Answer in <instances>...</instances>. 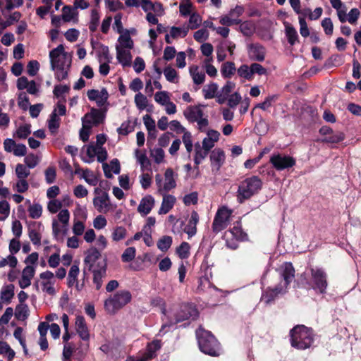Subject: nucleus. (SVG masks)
Here are the masks:
<instances>
[{"instance_id": "2", "label": "nucleus", "mask_w": 361, "mask_h": 361, "mask_svg": "<svg viewBox=\"0 0 361 361\" xmlns=\"http://www.w3.org/2000/svg\"><path fill=\"white\" fill-rule=\"evenodd\" d=\"M49 59L51 69L55 72L56 78L62 80L68 77V71L71 66V56L66 52L63 44H59L56 48L49 52Z\"/></svg>"}, {"instance_id": "47", "label": "nucleus", "mask_w": 361, "mask_h": 361, "mask_svg": "<svg viewBox=\"0 0 361 361\" xmlns=\"http://www.w3.org/2000/svg\"><path fill=\"white\" fill-rule=\"evenodd\" d=\"M172 243V238L170 236L165 235L159 240L157 247L161 251H166Z\"/></svg>"}, {"instance_id": "33", "label": "nucleus", "mask_w": 361, "mask_h": 361, "mask_svg": "<svg viewBox=\"0 0 361 361\" xmlns=\"http://www.w3.org/2000/svg\"><path fill=\"white\" fill-rule=\"evenodd\" d=\"M175 202V198L173 196H164L161 203V206L159 210V214H166L173 207Z\"/></svg>"}, {"instance_id": "16", "label": "nucleus", "mask_w": 361, "mask_h": 361, "mask_svg": "<svg viewBox=\"0 0 361 361\" xmlns=\"http://www.w3.org/2000/svg\"><path fill=\"white\" fill-rule=\"evenodd\" d=\"M92 47L96 50L97 57L99 62H111L112 57L109 54V47L99 42L91 41Z\"/></svg>"}, {"instance_id": "14", "label": "nucleus", "mask_w": 361, "mask_h": 361, "mask_svg": "<svg viewBox=\"0 0 361 361\" xmlns=\"http://www.w3.org/2000/svg\"><path fill=\"white\" fill-rule=\"evenodd\" d=\"M195 155L194 158L195 164L197 167L190 173L189 176L192 178H196L200 175V171L197 166L202 162V161L208 155L209 150H206L203 147L200 145L199 142L195 144Z\"/></svg>"}, {"instance_id": "20", "label": "nucleus", "mask_w": 361, "mask_h": 361, "mask_svg": "<svg viewBox=\"0 0 361 361\" xmlns=\"http://www.w3.org/2000/svg\"><path fill=\"white\" fill-rule=\"evenodd\" d=\"M116 59L123 67H130L132 66V54L130 50L122 49L121 48L116 49Z\"/></svg>"}, {"instance_id": "13", "label": "nucleus", "mask_w": 361, "mask_h": 361, "mask_svg": "<svg viewBox=\"0 0 361 361\" xmlns=\"http://www.w3.org/2000/svg\"><path fill=\"white\" fill-rule=\"evenodd\" d=\"M199 220V214L195 210H192L190 214L185 217L183 231L188 234L189 238L196 234L197 224Z\"/></svg>"}, {"instance_id": "3", "label": "nucleus", "mask_w": 361, "mask_h": 361, "mask_svg": "<svg viewBox=\"0 0 361 361\" xmlns=\"http://www.w3.org/2000/svg\"><path fill=\"white\" fill-rule=\"evenodd\" d=\"M196 337L200 350L202 353L214 357L220 355L221 352V345L210 331L200 327L196 331Z\"/></svg>"}, {"instance_id": "25", "label": "nucleus", "mask_w": 361, "mask_h": 361, "mask_svg": "<svg viewBox=\"0 0 361 361\" xmlns=\"http://www.w3.org/2000/svg\"><path fill=\"white\" fill-rule=\"evenodd\" d=\"M102 167L104 175L108 178H112V173L118 174L121 170L120 164L117 159L111 160L109 164L104 163Z\"/></svg>"}, {"instance_id": "62", "label": "nucleus", "mask_w": 361, "mask_h": 361, "mask_svg": "<svg viewBox=\"0 0 361 361\" xmlns=\"http://www.w3.org/2000/svg\"><path fill=\"white\" fill-rule=\"evenodd\" d=\"M241 99V96L237 92L228 94V105L231 108L235 107L240 102Z\"/></svg>"}, {"instance_id": "4", "label": "nucleus", "mask_w": 361, "mask_h": 361, "mask_svg": "<svg viewBox=\"0 0 361 361\" xmlns=\"http://www.w3.org/2000/svg\"><path fill=\"white\" fill-rule=\"evenodd\" d=\"M291 345L298 350H305L311 347L314 335L311 329L304 325H298L290 332Z\"/></svg>"}, {"instance_id": "32", "label": "nucleus", "mask_w": 361, "mask_h": 361, "mask_svg": "<svg viewBox=\"0 0 361 361\" xmlns=\"http://www.w3.org/2000/svg\"><path fill=\"white\" fill-rule=\"evenodd\" d=\"M285 32L288 42L290 45H294L298 39V35L296 30L289 23H285Z\"/></svg>"}, {"instance_id": "30", "label": "nucleus", "mask_w": 361, "mask_h": 361, "mask_svg": "<svg viewBox=\"0 0 361 361\" xmlns=\"http://www.w3.org/2000/svg\"><path fill=\"white\" fill-rule=\"evenodd\" d=\"M79 272L80 269L78 265L73 264L68 274L67 284L68 287L75 286L78 288V276Z\"/></svg>"}, {"instance_id": "50", "label": "nucleus", "mask_w": 361, "mask_h": 361, "mask_svg": "<svg viewBox=\"0 0 361 361\" xmlns=\"http://www.w3.org/2000/svg\"><path fill=\"white\" fill-rule=\"evenodd\" d=\"M100 257L99 252L96 249L89 250L87 256L85 258V262L89 264L91 266L96 262L97 259Z\"/></svg>"}, {"instance_id": "40", "label": "nucleus", "mask_w": 361, "mask_h": 361, "mask_svg": "<svg viewBox=\"0 0 361 361\" xmlns=\"http://www.w3.org/2000/svg\"><path fill=\"white\" fill-rule=\"evenodd\" d=\"M14 295V286L12 284L6 286L1 292V299L9 302Z\"/></svg>"}, {"instance_id": "11", "label": "nucleus", "mask_w": 361, "mask_h": 361, "mask_svg": "<svg viewBox=\"0 0 361 361\" xmlns=\"http://www.w3.org/2000/svg\"><path fill=\"white\" fill-rule=\"evenodd\" d=\"M161 347V341L159 340H154L147 345L145 352L132 358L131 361H149L156 356L157 352Z\"/></svg>"}, {"instance_id": "63", "label": "nucleus", "mask_w": 361, "mask_h": 361, "mask_svg": "<svg viewBox=\"0 0 361 361\" xmlns=\"http://www.w3.org/2000/svg\"><path fill=\"white\" fill-rule=\"evenodd\" d=\"M240 30L241 32L245 36H250L254 32V26L249 22H245L240 24Z\"/></svg>"}, {"instance_id": "38", "label": "nucleus", "mask_w": 361, "mask_h": 361, "mask_svg": "<svg viewBox=\"0 0 361 361\" xmlns=\"http://www.w3.org/2000/svg\"><path fill=\"white\" fill-rule=\"evenodd\" d=\"M89 118H94V125L97 126L103 122L104 113L100 110L92 109L90 113L86 114V120Z\"/></svg>"}, {"instance_id": "57", "label": "nucleus", "mask_w": 361, "mask_h": 361, "mask_svg": "<svg viewBox=\"0 0 361 361\" xmlns=\"http://www.w3.org/2000/svg\"><path fill=\"white\" fill-rule=\"evenodd\" d=\"M28 235L30 240L34 245H39L41 243V235L35 228H30Z\"/></svg>"}, {"instance_id": "53", "label": "nucleus", "mask_w": 361, "mask_h": 361, "mask_svg": "<svg viewBox=\"0 0 361 361\" xmlns=\"http://www.w3.org/2000/svg\"><path fill=\"white\" fill-rule=\"evenodd\" d=\"M214 288V286H212L211 281L209 279V277L207 276H201L199 279V285L197 287V289L199 290L204 291L208 288Z\"/></svg>"}, {"instance_id": "55", "label": "nucleus", "mask_w": 361, "mask_h": 361, "mask_svg": "<svg viewBox=\"0 0 361 361\" xmlns=\"http://www.w3.org/2000/svg\"><path fill=\"white\" fill-rule=\"evenodd\" d=\"M10 207L8 202L4 200L0 202V220H5L9 215Z\"/></svg>"}, {"instance_id": "37", "label": "nucleus", "mask_w": 361, "mask_h": 361, "mask_svg": "<svg viewBox=\"0 0 361 361\" xmlns=\"http://www.w3.org/2000/svg\"><path fill=\"white\" fill-rule=\"evenodd\" d=\"M106 276V269H100L99 270L94 271L93 273V283L96 286V288L99 290L103 283V279Z\"/></svg>"}, {"instance_id": "12", "label": "nucleus", "mask_w": 361, "mask_h": 361, "mask_svg": "<svg viewBox=\"0 0 361 361\" xmlns=\"http://www.w3.org/2000/svg\"><path fill=\"white\" fill-rule=\"evenodd\" d=\"M270 163L276 170L282 171L293 166L295 164V161L290 156L278 154L271 157Z\"/></svg>"}, {"instance_id": "61", "label": "nucleus", "mask_w": 361, "mask_h": 361, "mask_svg": "<svg viewBox=\"0 0 361 361\" xmlns=\"http://www.w3.org/2000/svg\"><path fill=\"white\" fill-rule=\"evenodd\" d=\"M194 39L198 42H202L207 40L209 37V32L207 29L202 28L198 30L194 33Z\"/></svg>"}, {"instance_id": "48", "label": "nucleus", "mask_w": 361, "mask_h": 361, "mask_svg": "<svg viewBox=\"0 0 361 361\" xmlns=\"http://www.w3.org/2000/svg\"><path fill=\"white\" fill-rule=\"evenodd\" d=\"M17 258L15 256L10 255L7 257L2 258L0 260V268L4 267L7 265L11 268H15L17 265Z\"/></svg>"}, {"instance_id": "36", "label": "nucleus", "mask_w": 361, "mask_h": 361, "mask_svg": "<svg viewBox=\"0 0 361 361\" xmlns=\"http://www.w3.org/2000/svg\"><path fill=\"white\" fill-rule=\"evenodd\" d=\"M31 133V126L30 124H23L20 126L13 133L14 137L19 139H25Z\"/></svg>"}, {"instance_id": "44", "label": "nucleus", "mask_w": 361, "mask_h": 361, "mask_svg": "<svg viewBox=\"0 0 361 361\" xmlns=\"http://www.w3.org/2000/svg\"><path fill=\"white\" fill-rule=\"evenodd\" d=\"M29 315L28 307L25 305H18L16 309V317L18 319L25 320Z\"/></svg>"}, {"instance_id": "24", "label": "nucleus", "mask_w": 361, "mask_h": 361, "mask_svg": "<svg viewBox=\"0 0 361 361\" xmlns=\"http://www.w3.org/2000/svg\"><path fill=\"white\" fill-rule=\"evenodd\" d=\"M17 87L19 90H38L41 85L35 80H29L26 77L22 76L18 79Z\"/></svg>"}, {"instance_id": "18", "label": "nucleus", "mask_w": 361, "mask_h": 361, "mask_svg": "<svg viewBox=\"0 0 361 361\" xmlns=\"http://www.w3.org/2000/svg\"><path fill=\"white\" fill-rule=\"evenodd\" d=\"M75 326V330L81 339L83 341H88L90 338V334L85 318L82 316L78 315L76 317Z\"/></svg>"}, {"instance_id": "21", "label": "nucleus", "mask_w": 361, "mask_h": 361, "mask_svg": "<svg viewBox=\"0 0 361 361\" xmlns=\"http://www.w3.org/2000/svg\"><path fill=\"white\" fill-rule=\"evenodd\" d=\"M154 204V199L151 195H147L141 200L137 211L142 216H146L151 212Z\"/></svg>"}, {"instance_id": "52", "label": "nucleus", "mask_w": 361, "mask_h": 361, "mask_svg": "<svg viewBox=\"0 0 361 361\" xmlns=\"http://www.w3.org/2000/svg\"><path fill=\"white\" fill-rule=\"evenodd\" d=\"M29 215L32 219H38L41 216L42 212V207L39 204H34L31 205L29 209Z\"/></svg>"}, {"instance_id": "6", "label": "nucleus", "mask_w": 361, "mask_h": 361, "mask_svg": "<svg viewBox=\"0 0 361 361\" xmlns=\"http://www.w3.org/2000/svg\"><path fill=\"white\" fill-rule=\"evenodd\" d=\"M262 188V180L256 176H251L243 180L237 191V200L240 203L249 200L257 194Z\"/></svg>"}, {"instance_id": "10", "label": "nucleus", "mask_w": 361, "mask_h": 361, "mask_svg": "<svg viewBox=\"0 0 361 361\" xmlns=\"http://www.w3.org/2000/svg\"><path fill=\"white\" fill-rule=\"evenodd\" d=\"M231 215V211L226 207L218 209L212 223L213 232L218 233L225 229L228 226Z\"/></svg>"}, {"instance_id": "28", "label": "nucleus", "mask_w": 361, "mask_h": 361, "mask_svg": "<svg viewBox=\"0 0 361 361\" xmlns=\"http://www.w3.org/2000/svg\"><path fill=\"white\" fill-rule=\"evenodd\" d=\"M89 99L94 101L98 106H103L107 102L108 92H87Z\"/></svg>"}, {"instance_id": "5", "label": "nucleus", "mask_w": 361, "mask_h": 361, "mask_svg": "<svg viewBox=\"0 0 361 361\" xmlns=\"http://www.w3.org/2000/svg\"><path fill=\"white\" fill-rule=\"evenodd\" d=\"M310 279H307L305 274L301 276V282L307 288H312L319 293H325L328 286L326 273L321 268L310 269Z\"/></svg>"}, {"instance_id": "60", "label": "nucleus", "mask_w": 361, "mask_h": 361, "mask_svg": "<svg viewBox=\"0 0 361 361\" xmlns=\"http://www.w3.org/2000/svg\"><path fill=\"white\" fill-rule=\"evenodd\" d=\"M183 200L184 204L187 206L195 204L198 200V193L197 192H192L190 194H187L184 196Z\"/></svg>"}, {"instance_id": "56", "label": "nucleus", "mask_w": 361, "mask_h": 361, "mask_svg": "<svg viewBox=\"0 0 361 361\" xmlns=\"http://www.w3.org/2000/svg\"><path fill=\"white\" fill-rule=\"evenodd\" d=\"M237 72L239 76L245 79L250 80L252 78L250 66L244 64L240 66Z\"/></svg>"}, {"instance_id": "54", "label": "nucleus", "mask_w": 361, "mask_h": 361, "mask_svg": "<svg viewBox=\"0 0 361 361\" xmlns=\"http://www.w3.org/2000/svg\"><path fill=\"white\" fill-rule=\"evenodd\" d=\"M16 173L18 178H26L30 173L29 169L21 164H18L16 167Z\"/></svg>"}, {"instance_id": "23", "label": "nucleus", "mask_w": 361, "mask_h": 361, "mask_svg": "<svg viewBox=\"0 0 361 361\" xmlns=\"http://www.w3.org/2000/svg\"><path fill=\"white\" fill-rule=\"evenodd\" d=\"M220 133L214 130L207 131V137L203 139L202 146L206 150H211L215 143L219 140Z\"/></svg>"}, {"instance_id": "1", "label": "nucleus", "mask_w": 361, "mask_h": 361, "mask_svg": "<svg viewBox=\"0 0 361 361\" xmlns=\"http://www.w3.org/2000/svg\"><path fill=\"white\" fill-rule=\"evenodd\" d=\"M279 274L283 281L274 288H267L262 295L261 300L267 305L274 302L279 295H283L286 293L288 286L295 276L293 264L290 262H285L279 269Z\"/></svg>"}, {"instance_id": "17", "label": "nucleus", "mask_w": 361, "mask_h": 361, "mask_svg": "<svg viewBox=\"0 0 361 361\" xmlns=\"http://www.w3.org/2000/svg\"><path fill=\"white\" fill-rule=\"evenodd\" d=\"M93 204L100 213L109 212L111 207L109 195L106 192H104L102 195L95 197L93 199Z\"/></svg>"}, {"instance_id": "15", "label": "nucleus", "mask_w": 361, "mask_h": 361, "mask_svg": "<svg viewBox=\"0 0 361 361\" xmlns=\"http://www.w3.org/2000/svg\"><path fill=\"white\" fill-rule=\"evenodd\" d=\"M249 58L253 61H263L265 59L266 49L259 43H252L247 45Z\"/></svg>"}, {"instance_id": "39", "label": "nucleus", "mask_w": 361, "mask_h": 361, "mask_svg": "<svg viewBox=\"0 0 361 361\" xmlns=\"http://www.w3.org/2000/svg\"><path fill=\"white\" fill-rule=\"evenodd\" d=\"M221 74L225 78H229L235 72V66L233 62H226L222 64L221 68Z\"/></svg>"}, {"instance_id": "22", "label": "nucleus", "mask_w": 361, "mask_h": 361, "mask_svg": "<svg viewBox=\"0 0 361 361\" xmlns=\"http://www.w3.org/2000/svg\"><path fill=\"white\" fill-rule=\"evenodd\" d=\"M210 160L213 169L218 171L225 161V154L221 149H214L210 154Z\"/></svg>"}, {"instance_id": "31", "label": "nucleus", "mask_w": 361, "mask_h": 361, "mask_svg": "<svg viewBox=\"0 0 361 361\" xmlns=\"http://www.w3.org/2000/svg\"><path fill=\"white\" fill-rule=\"evenodd\" d=\"M62 19L64 22L78 21V13L69 6L63 8Z\"/></svg>"}, {"instance_id": "49", "label": "nucleus", "mask_w": 361, "mask_h": 361, "mask_svg": "<svg viewBox=\"0 0 361 361\" xmlns=\"http://www.w3.org/2000/svg\"><path fill=\"white\" fill-rule=\"evenodd\" d=\"M139 6H141L142 8L145 12H150L151 11H156V8L159 7L161 8V4H153L149 0H140Z\"/></svg>"}, {"instance_id": "35", "label": "nucleus", "mask_w": 361, "mask_h": 361, "mask_svg": "<svg viewBox=\"0 0 361 361\" xmlns=\"http://www.w3.org/2000/svg\"><path fill=\"white\" fill-rule=\"evenodd\" d=\"M127 230L122 226H117L114 228L111 233V238L113 241L118 242L126 237Z\"/></svg>"}, {"instance_id": "27", "label": "nucleus", "mask_w": 361, "mask_h": 361, "mask_svg": "<svg viewBox=\"0 0 361 361\" xmlns=\"http://www.w3.org/2000/svg\"><path fill=\"white\" fill-rule=\"evenodd\" d=\"M202 23V17L197 13H192L186 28H182V37L186 35L189 29H197Z\"/></svg>"}, {"instance_id": "58", "label": "nucleus", "mask_w": 361, "mask_h": 361, "mask_svg": "<svg viewBox=\"0 0 361 361\" xmlns=\"http://www.w3.org/2000/svg\"><path fill=\"white\" fill-rule=\"evenodd\" d=\"M58 219L60 222H61L63 225V228L65 230H67V226L68 224L69 219H70V213L68 209H62L58 214Z\"/></svg>"}, {"instance_id": "19", "label": "nucleus", "mask_w": 361, "mask_h": 361, "mask_svg": "<svg viewBox=\"0 0 361 361\" xmlns=\"http://www.w3.org/2000/svg\"><path fill=\"white\" fill-rule=\"evenodd\" d=\"M35 273V269L32 266L27 265L23 269L21 279L19 281V286L21 288L25 289L30 286Z\"/></svg>"}, {"instance_id": "8", "label": "nucleus", "mask_w": 361, "mask_h": 361, "mask_svg": "<svg viewBox=\"0 0 361 361\" xmlns=\"http://www.w3.org/2000/svg\"><path fill=\"white\" fill-rule=\"evenodd\" d=\"M184 116L190 122H197V128L201 131L206 130L209 121L204 116L202 110L197 106H190L184 111Z\"/></svg>"}, {"instance_id": "46", "label": "nucleus", "mask_w": 361, "mask_h": 361, "mask_svg": "<svg viewBox=\"0 0 361 361\" xmlns=\"http://www.w3.org/2000/svg\"><path fill=\"white\" fill-rule=\"evenodd\" d=\"M185 128L182 127V141L185 145L186 150L188 153H190L192 150V143L191 140V134L189 132L185 131Z\"/></svg>"}, {"instance_id": "64", "label": "nucleus", "mask_w": 361, "mask_h": 361, "mask_svg": "<svg viewBox=\"0 0 361 361\" xmlns=\"http://www.w3.org/2000/svg\"><path fill=\"white\" fill-rule=\"evenodd\" d=\"M39 68V63L38 61L33 60L30 61L27 66V72L29 75L35 76Z\"/></svg>"}, {"instance_id": "51", "label": "nucleus", "mask_w": 361, "mask_h": 361, "mask_svg": "<svg viewBox=\"0 0 361 361\" xmlns=\"http://www.w3.org/2000/svg\"><path fill=\"white\" fill-rule=\"evenodd\" d=\"M135 248L133 247L126 248L121 255L122 261L124 262L132 261L135 257Z\"/></svg>"}, {"instance_id": "45", "label": "nucleus", "mask_w": 361, "mask_h": 361, "mask_svg": "<svg viewBox=\"0 0 361 361\" xmlns=\"http://www.w3.org/2000/svg\"><path fill=\"white\" fill-rule=\"evenodd\" d=\"M135 102L136 104L137 107L140 110H143L147 108L148 101L147 97L139 92L135 97Z\"/></svg>"}, {"instance_id": "26", "label": "nucleus", "mask_w": 361, "mask_h": 361, "mask_svg": "<svg viewBox=\"0 0 361 361\" xmlns=\"http://www.w3.org/2000/svg\"><path fill=\"white\" fill-rule=\"evenodd\" d=\"M133 41L128 31L121 33L118 39V43L116 45V49L121 48L122 49L131 50L133 48Z\"/></svg>"}, {"instance_id": "41", "label": "nucleus", "mask_w": 361, "mask_h": 361, "mask_svg": "<svg viewBox=\"0 0 361 361\" xmlns=\"http://www.w3.org/2000/svg\"><path fill=\"white\" fill-rule=\"evenodd\" d=\"M345 138V135L342 132H334L329 136L325 137L322 139V142H329V143H338L343 141Z\"/></svg>"}, {"instance_id": "42", "label": "nucleus", "mask_w": 361, "mask_h": 361, "mask_svg": "<svg viewBox=\"0 0 361 361\" xmlns=\"http://www.w3.org/2000/svg\"><path fill=\"white\" fill-rule=\"evenodd\" d=\"M277 99H278V94H274L269 95L265 99V100L263 102L259 103L257 105H256V107L260 108L263 110H267L268 108H269L272 105V104L276 102Z\"/></svg>"}, {"instance_id": "43", "label": "nucleus", "mask_w": 361, "mask_h": 361, "mask_svg": "<svg viewBox=\"0 0 361 361\" xmlns=\"http://www.w3.org/2000/svg\"><path fill=\"white\" fill-rule=\"evenodd\" d=\"M99 14L96 9H93L91 11V20L89 25V29L92 32H94L98 27L99 23Z\"/></svg>"}, {"instance_id": "9", "label": "nucleus", "mask_w": 361, "mask_h": 361, "mask_svg": "<svg viewBox=\"0 0 361 361\" xmlns=\"http://www.w3.org/2000/svg\"><path fill=\"white\" fill-rule=\"evenodd\" d=\"M66 113V106L61 102H59L48 120V128L52 135L56 133L60 126L61 118L59 116H63Z\"/></svg>"}, {"instance_id": "59", "label": "nucleus", "mask_w": 361, "mask_h": 361, "mask_svg": "<svg viewBox=\"0 0 361 361\" xmlns=\"http://www.w3.org/2000/svg\"><path fill=\"white\" fill-rule=\"evenodd\" d=\"M322 26L327 35H331L334 31V25L330 18H325L322 21Z\"/></svg>"}, {"instance_id": "7", "label": "nucleus", "mask_w": 361, "mask_h": 361, "mask_svg": "<svg viewBox=\"0 0 361 361\" xmlns=\"http://www.w3.org/2000/svg\"><path fill=\"white\" fill-rule=\"evenodd\" d=\"M131 299L132 295L129 290H120L105 300V310L109 314H115L118 310L128 304Z\"/></svg>"}, {"instance_id": "29", "label": "nucleus", "mask_w": 361, "mask_h": 361, "mask_svg": "<svg viewBox=\"0 0 361 361\" xmlns=\"http://www.w3.org/2000/svg\"><path fill=\"white\" fill-rule=\"evenodd\" d=\"M197 317L198 312L195 305L188 304L183 306V309H182V322L190 319L195 320Z\"/></svg>"}, {"instance_id": "34", "label": "nucleus", "mask_w": 361, "mask_h": 361, "mask_svg": "<svg viewBox=\"0 0 361 361\" xmlns=\"http://www.w3.org/2000/svg\"><path fill=\"white\" fill-rule=\"evenodd\" d=\"M164 183L163 188L164 190L168 191L176 186V182L173 178V172L171 169H169L166 171L164 174Z\"/></svg>"}]
</instances>
